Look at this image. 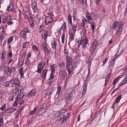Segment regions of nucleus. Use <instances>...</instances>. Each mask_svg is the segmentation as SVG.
Masks as SVG:
<instances>
[{"mask_svg": "<svg viewBox=\"0 0 127 127\" xmlns=\"http://www.w3.org/2000/svg\"><path fill=\"white\" fill-rule=\"evenodd\" d=\"M127 82V76H126L125 78V79H123L122 81V83L124 84V85Z\"/></svg>", "mask_w": 127, "mask_h": 127, "instance_id": "864d4df0", "label": "nucleus"}, {"mask_svg": "<svg viewBox=\"0 0 127 127\" xmlns=\"http://www.w3.org/2000/svg\"><path fill=\"white\" fill-rule=\"evenodd\" d=\"M28 42H24L22 44V47L23 48H26V44L28 43Z\"/></svg>", "mask_w": 127, "mask_h": 127, "instance_id": "0e129e2a", "label": "nucleus"}, {"mask_svg": "<svg viewBox=\"0 0 127 127\" xmlns=\"http://www.w3.org/2000/svg\"><path fill=\"white\" fill-rule=\"evenodd\" d=\"M45 24L47 25L51 23L53 20V18L50 16H48L45 17Z\"/></svg>", "mask_w": 127, "mask_h": 127, "instance_id": "ddd939ff", "label": "nucleus"}, {"mask_svg": "<svg viewBox=\"0 0 127 127\" xmlns=\"http://www.w3.org/2000/svg\"><path fill=\"white\" fill-rule=\"evenodd\" d=\"M124 76L123 75H121L118 76L115 79H114V80H113L112 84H115L116 83L117 81L119 80L120 78H122Z\"/></svg>", "mask_w": 127, "mask_h": 127, "instance_id": "c85d7f7f", "label": "nucleus"}, {"mask_svg": "<svg viewBox=\"0 0 127 127\" xmlns=\"http://www.w3.org/2000/svg\"><path fill=\"white\" fill-rule=\"evenodd\" d=\"M71 97V94L70 93H66L65 95V98H70Z\"/></svg>", "mask_w": 127, "mask_h": 127, "instance_id": "79ce46f5", "label": "nucleus"}, {"mask_svg": "<svg viewBox=\"0 0 127 127\" xmlns=\"http://www.w3.org/2000/svg\"><path fill=\"white\" fill-rule=\"evenodd\" d=\"M70 24L71 25V29L70 30L76 31V29L77 27L76 23H72Z\"/></svg>", "mask_w": 127, "mask_h": 127, "instance_id": "4be33fe9", "label": "nucleus"}, {"mask_svg": "<svg viewBox=\"0 0 127 127\" xmlns=\"http://www.w3.org/2000/svg\"><path fill=\"white\" fill-rule=\"evenodd\" d=\"M12 85L14 84L15 85L19 86L20 84V82L19 79L18 78H15L14 79H12Z\"/></svg>", "mask_w": 127, "mask_h": 127, "instance_id": "f3484780", "label": "nucleus"}, {"mask_svg": "<svg viewBox=\"0 0 127 127\" xmlns=\"http://www.w3.org/2000/svg\"><path fill=\"white\" fill-rule=\"evenodd\" d=\"M68 21H69V23L70 24H71L72 23V16L71 15H70L68 16Z\"/></svg>", "mask_w": 127, "mask_h": 127, "instance_id": "a19ab883", "label": "nucleus"}, {"mask_svg": "<svg viewBox=\"0 0 127 127\" xmlns=\"http://www.w3.org/2000/svg\"><path fill=\"white\" fill-rule=\"evenodd\" d=\"M87 84H84L83 85V90H87Z\"/></svg>", "mask_w": 127, "mask_h": 127, "instance_id": "69168bd1", "label": "nucleus"}, {"mask_svg": "<svg viewBox=\"0 0 127 127\" xmlns=\"http://www.w3.org/2000/svg\"><path fill=\"white\" fill-rule=\"evenodd\" d=\"M88 42V39H81L78 45V47H79L80 46L82 45V47L85 48L86 47V45Z\"/></svg>", "mask_w": 127, "mask_h": 127, "instance_id": "7ed1b4c3", "label": "nucleus"}, {"mask_svg": "<svg viewBox=\"0 0 127 127\" xmlns=\"http://www.w3.org/2000/svg\"><path fill=\"white\" fill-rule=\"evenodd\" d=\"M13 39V36H11L8 39L7 43L8 44H10L11 43V41Z\"/></svg>", "mask_w": 127, "mask_h": 127, "instance_id": "473e14b6", "label": "nucleus"}, {"mask_svg": "<svg viewBox=\"0 0 127 127\" xmlns=\"http://www.w3.org/2000/svg\"><path fill=\"white\" fill-rule=\"evenodd\" d=\"M76 31L70 30L69 32V35H74Z\"/></svg>", "mask_w": 127, "mask_h": 127, "instance_id": "c03bdc74", "label": "nucleus"}, {"mask_svg": "<svg viewBox=\"0 0 127 127\" xmlns=\"http://www.w3.org/2000/svg\"><path fill=\"white\" fill-rule=\"evenodd\" d=\"M96 49V48H92V49H91V54L94 56H95L96 54V52L95 51Z\"/></svg>", "mask_w": 127, "mask_h": 127, "instance_id": "f704fd0d", "label": "nucleus"}, {"mask_svg": "<svg viewBox=\"0 0 127 127\" xmlns=\"http://www.w3.org/2000/svg\"><path fill=\"white\" fill-rule=\"evenodd\" d=\"M15 99V100L14 102L13 103V106H17V103H18V97H16Z\"/></svg>", "mask_w": 127, "mask_h": 127, "instance_id": "e433bc0d", "label": "nucleus"}, {"mask_svg": "<svg viewBox=\"0 0 127 127\" xmlns=\"http://www.w3.org/2000/svg\"><path fill=\"white\" fill-rule=\"evenodd\" d=\"M48 36V33L46 32H44L42 34V37L44 40Z\"/></svg>", "mask_w": 127, "mask_h": 127, "instance_id": "2f4dec72", "label": "nucleus"}, {"mask_svg": "<svg viewBox=\"0 0 127 127\" xmlns=\"http://www.w3.org/2000/svg\"><path fill=\"white\" fill-rule=\"evenodd\" d=\"M64 53L66 55H68L69 54L68 49L66 48L65 47L64 48Z\"/></svg>", "mask_w": 127, "mask_h": 127, "instance_id": "8fccbe9b", "label": "nucleus"}, {"mask_svg": "<svg viewBox=\"0 0 127 127\" xmlns=\"http://www.w3.org/2000/svg\"><path fill=\"white\" fill-rule=\"evenodd\" d=\"M98 45V43L97 41L96 40H95L93 42V46L92 48H96L97 46Z\"/></svg>", "mask_w": 127, "mask_h": 127, "instance_id": "7c9ffc66", "label": "nucleus"}, {"mask_svg": "<svg viewBox=\"0 0 127 127\" xmlns=\"http://www.w3.org/2000/svg\"><path fill=\"white\" fill-rule=\"evenodd\" d=\"M51 45L52 48L53 49L56 50L57 46V41L55 38H53L51 41Z\"/></svg>", "mask_w": 127, "mask_h": 127, "instance_id": "39448f33", "label": "nucleus"}, {"mask_svg": "<svg viewBox=\"0 0 127 127\" xmlns=\"http://www.w3.org/2000/svg\"><path fill=\"white\" fill-rule=\"evenodd\" d=\"M16 110V109L13 107L10 108L9 107L6 109L5 112L8 114H11L14 112Z\"/></svg>", "mask_w": 127, "mask_h": 127, "instance_id": "dca6fc26", "label": "nucleus"}, {"mask_svg": "<svg viewBox=\"0 0 127 127\" xmlns=\"http://www.w3.org/2000/svg\"><path fill=\"white\" fill-rule=\"evenodd\" d=\"M32 47L33 50H36L37 51L38 50V49L37 46L34 44H33L32 45Z\"/></svg>", "mask_w": 127, "mask_h": 127, "instance_id": "de8ad7c7", "label": "nucleus"}, {"mask_svg": "<svg viewBox=\"0 0 127 127\" xmlns=\"http://www.w3.org/2000/svg\"><path fill=\"white\" fill-rule=\"evenodd\" d=\"M62 28L63 31L64 32L65 29H66V26L65 23L63 24Z\"/></svg>", "mask_w": 127, "mask_h": 127, "instance_id": "e2e57ef3", "label": "nucleus"}, {"mask_svg": "<svg viewBox=\"0 0 127 127\" xmlns=\"http://www.w3.org/2000/svg\"><path fill=\"white\" fill-rule=\"evenodd\" d=\"M7 20L6 17L4 16H2V22L3 24L4 25L5 27V25L7 24Z\"/></svg>", "mask_w": 127, "mask_h": 127, "instance_id": "a878e982", "label": "nucleus"}, {"mask_svg": "<svg viewBox=\"0 0 127 127\" xmlns=\"http://www.w3.org/2000/svg\"><path fill=\"white\" fill-rule=\"evenodd\" d=\"M55 65L54 64H53L51 65L50 66V68L51 70V73H54L55 71V69L54 68Z\"/></svg>", "mask_w": 127, "mask_h": 127, "instance_id": "c9c22d12", "label": "nucleus"}, {"mask_svg": "<svg viewBox=\"0 0 127 127\" xmlns=\"http://www.w3.org/2000/svg\"><path fill=\"white\" fill-rule=\"evenodd\" d=\"M21 90L20 89V90L19 89V88H16V89H15V94H16L18 93V94L19 93H20V94H21Z\"/></svg>", "mask_w": 127, "mask_h": 127, "instance_id": "58836bf2", "label": "nucleus"}, {"mask_svg": "<svg viewBox=\"0 0 127 127\" xmlns=\"http://www.w3.org/2000/svg\"><path fill=\"white\" fill-rule=\"evenodd\" d=\"M90 70L89 68V69L88 70V73L87 75V76L86 77V79H85V80L84 82H87L88 79V78L89 77V75H90Z\"/></svg>", "mask_w": 127, "mask_h": 127, "instance_id": "ea45409f", "label": "nucleus"}, {"mask_svg": "<svg viewBox=\"0 0 127 127\" xmlns=\"http://www.w3.org/2000/svg\"><path fill=\"white\" fill-rule=\"evenodd\" d=\"M77 67V65L72 66L66 67V69L68 72V75L69 76H71L73 73V70L74 68Z\"/></svg>", "mask_w": 127, "mask_h": 127, "instance_id": "f03ea898", "label": "nucleus"}, {"mask_svg": "<svg viewBox=\"0 0 127 127\" xmlns=\"http://www.w3.org/2000/svg\"><path fill=\"white\" fill-rule=\"evenodd\" d=\"M74 37V35H69V39L71 41H73Z\"/></svg>", "mask_w": 127, "mask_h": 127, "instance_id": "4d7b16f0", "label": "nucleus"}, {"mask_svg": "<svg viewBox=\"0 0 127 127\" xmlns=\"http://www.w3.org/2000/svg\"><path fill=\"white\" fill-rule=\"evenodd\" d=\"M61 115H62L65 112L66 110L65 109H61L59 111Z\"/></svg>", "mask_w": 127, "mask_h": 127, "instance_id": "6e6d98bb", "label": "nucleus"}, {"mask_svg": "<svg viewBox=\"0 0 127 127\" xmlns=\"http://www.w3.org/2000/svg\"><path fill=\"white\" fill-rule=\"evenodd\" d=\"M20 35L23 38H25L26 37V33L24 30L22 31L20 33Z\"/></svg>", "mask_w": 127, "mask_h": 127, "instance_id": "cd10ccee", "label": "nucleus"}, {"mask_svg": "<svg viewBox=\"0 0 127 127\" xmlns=\"http://www.w3.org/2000/svg\"><path fill=\"white\" fill-rule=\"evenodd\" d=\"M32 7L34 12H36L37 10V8L36 2L34 1H32L31 3Z\"/></svg>", "mask_w": 127, "mask_h": 127, "instance_id": "9d476101", "label": "nucleus"}, {"mask_svg": "<svg viewBox=\"0 0 127 127\" xmlns=\"http://www.w3.org/2000/svg\"><path fill=\"white\" fill-rule=\"evenodd\" d=\"M24 95L22 94H20L18 95L17 97H18V103L20 104H22L23 103L24 100L22 99Z\"/></svg>", "mask_w": 127, "mask_h": 127, "instance_id": "6e6552de", "label": "nucleus"}, {"mask_svg": "<svg viewBox=\"0 0 127 127\" xmlns=\"http://www.w3.org/2000/svg\"><path fill=\"white\" fill-rule=\"evenodd\" d=\"M61 86H59L57 87V90L56 94H59L61 91Z\"/></svg>", "mask_w": 127, "mask_h": 127, "instance_id": "49530a36", "label": "nucleus"}, {"mask_svg": "<svg viewBox=\"0 0 127 127\" xmlns=\"http://www.w3.org/2000/svg\"><path fill=\"white\" fill-rule=\"evenodd\" d=\"M47 41H44L41 44V47L42 49L45 52H47L49 51V49L47 47Z\"/></svg>", "mask_w": 127, "mask_h": 127, "instance_id": "4468645a", "label": "nucleus"}, {"mask_svg": "<svg viewBox=\"0 0 127 127\" xmlns=\"http://www.w3.org/2000/svg\"><path fill=\"white\" fill-rule=\"evenodd\" d=\"M115 61H113V60L111 61V62L110 64V66H113L115 64Z\"/></svg>", "mask_w": 127, "mask_h": 127, "instance_id": "774afa93", "label": "nucleus"}, {"mask_svg": "<svg viewBox=\"0 0 127 127\" xmlns=\"http://www.w3.org/2000/svg\"><path fill=\"white\" fill-rule=\"evenodd\" d=\"M61 116L59 111L55 112L54 114V116L55 118H58Z\"/></svg>", "mask_w": 127, "mask_h": 127, "instance_id": "72a5a7b5", "label": "nucleus"}, {"mask_svg": "<svg viewBox=\"0 0 127 127\" xmlns=\"http://www.w3.org/2000/svg\"><path fill=\"white\" fill-rule=\"evenodd\" d=\"M123 26L121 23H119L118 27V29L116 31V34H118L121 32Z\"/></svg>", "mask_w": 127, "mask_h": 127, "instance_id": "2eb2a0df", "label": "nucleus"}, {"mask_svg": "<svg viewBox=\"0 0 127 127\" xmlns=\"http://www.w3.org/2000/svg\"><path fill=\"white\" fill-rule=\"evenodd\" d=\"M6 105L5 104H4L0 108V109L2 110H5L6 107Z\"/></svg>", "mask_w": 127, "mask_h": 127, "instance_id": "09e8293b", "label": "nucleus"}, {"mask_svg": "<svg viewBox=\"0 0 127 127\" xmlns=\"http://www.w3.org/2000/svg\"><path fill=\"white\" fill-rule=\"evenodd\" d=\"M79 1L80 3L83 5L86 3V0H79Z\"/></svg>", "mask_w": 127, "mask_h": 127, "instance_id": "603ef678", "label": "nucleus"}, {"mask_svg": "<svg viewBox=\"0 0 127 127\" xmlns=\"http://www.w3.org/2000/svg\"><path fill=\"white\" fill-rule=\"evenodd\" d=\"M30 63V60L29 59H27L26 62L25 63V64L27 66Z\"/></svg>", "mask_w": 127, "mask_h": 127, "instance_id": "052dcab7", "label": "nucleus"}, {"mask_svg": "<svg viewBox=\"0 0 127 127\" xmlns=\"http://www.w3.org/2000/svg\"><path fill=\"white\" fill-rule=\"evenodd\" d=\"M58 66L60 67L63 68L64 66V64L63 63H61L58 64Z\"/></svg>", "mask_w": 127, "mask_h": 127, "instance_id": "5fc2aeb1", "label": "nucleus"}, {"mask_svg": "<svg viewBox=\"0 0 127 127\" xmlns=\"http://www.w3.org/2000/svg\"><path fill=\"white\" fill-rule=\"evenodd\" d=\"M95 24L93 22H92L91 23L92 29L93 31H94L95 28Z\"/></svg>", "mask_w": 127, "mask_h": 127, "instance_id": "680f3d73", "label": "nucleus"}, {"mask_svg": "<svg viewBox=\"0 0 127 127\" xmlns=\"http://www.w3.org/2000/svg\"><path fill=\"white\" fill-rule=\"evenodd\" d=\"M14 9L13 4L12 3H10L6 8V10L8 11L11 12H13Z\"/></svg>", "mask_w": 127, "mask_h": 127, "instance_id": "f8f14e48", "label": "nucleus"}, {"mask_svg": "<svg viewBox=\"0 0 127 127\" xmlns=\"http://www.w3.org/2000/svg\"><path fill=\"white\" fill-rule=\"evenodd\" d=\"M47 109V105L46 104H43L39 109V111H42L43 112H44L46 111Z\"/></svg>", "mask_w": 127, "mask_h": 127, "instance_id": "aec40b11", "label": "nucleus"}, {"mask_svg": "<svg viewBox=\"0 0 127 127\" xmlns=\"http://www.w3.org/2000/svg\"><path fill=\"white\" fill-rule=\"evenodd\" d=\"M47 71V69L44 70L42 71V79H44L45 78Z\"/></svg>", "mask_w": 127, "mask_h": 127, "instance_id": "393cba45", "label": "nucleus"}, {"mask_svg": "<svg viewBox=\"0 0 127 127\" xmlns=\"http://www.w3.org/2000/svg\"><path fill=\"white\" fill-rule=\"evenodd\" d=\"M37 109V108L36 107H34L33 110L30 112L29 114V115L30 116L33 115L35 113Z\"/></svg>", "mask_w": 127, "mask_h": 127, "instance_id": "bb28decb", "label": "nucleus"}, {"mask_svg": "<svg viewBox=\"0 0 127 127\" xmlns=\"http://www.w3.org/2000/svg\"><path fill=\"white\" fill-rule=\"evenodd\" d=\"M119 54L117 55V54L115 55L113 59V61H115L119 57Z\"/></svg>", "mask_w": 127, "mask_h": 127, "instance_id": "13d9d810", "label": "nucleus"}, {"mask_svg": "<svg viewBox=\"0 0 127 127\" xmlns=\"http://www.w3.org/2000/svg\"><path fill=\"white\" fill-rule=\"evenodd\" d=\"M36 92V91L35 90L32 89L28 93L27 96L31 97L34 96L35 95Z\"/></svg>", "mask_w": 127, "mask_h": 127, "instance_id": "9b49d317", "label": "nucleus"}, {"mask_svg": "<svg viewBox=\"0 0 127 127\" xmlns=\"http://www.w3.org/2000/svg\"><path fill=\"white\" fill-rule=\"evenodd\" d=\"M59 74L61 76V78L62 80L64 79L67 75L66 71L63 70H60L59 72Z\"/></svg>", "mask_w": 127, "mask_h": 127, "instance_id": "0eeeda50", "label": "nucleus"}, {"mask_svg": "<svg viewBox=\"0 0 127 127\" xmlns=\"http://www.w3.org/2000/svg\"><path fill=\"white\" fill-rule=\"evenodd\" d=\"M5 72L6 74L8 76L10 75L12 72L11 69L8 66L5 68Z\"/></svg>", "mask_w": 127, "mask_h": 127, "instance_id": "412c9836", "label": "nucleus"}, {"mask_svg": "<svg viewBox=\"0 0 127 127\" xmlns=\"http://www.w3.org/2000/svg\"><path fill=\"white\" fill-rule=\"evenodd\" d=\"M111 76V74L110 73H109L107 75V76L106 77L105 79H108V80H109Z\"/></svg>", "mask_w": 127, "mask_h": 127, "instance_id": "338daca9", "label": "nucleus"}, {"mask_svg": "<svg viewBox=\"0 0 127 127\" xmlns=\"http://www.w3.org/2000/svg\"><path fill=\"white\" fill-rule=\"evenodd\" d=\"M12 80H11L9 81H6L4 82L3 83V85L5 87H8L11 86L12 85Z\"/></svg>", "mask_w": 127, "mask_h": 127, "instance_id": "6ab92c4d", "label": "nucleus"}, {"mask_svg": "<svg viewBox=\"0 0 127 127\" xmlns=\"http://www.w3.org/2000/svg\"><path fill=\"white\" fill-rule=\"evenodd\" d=\"M25 16L27 18L28 20H29L30 19L32 20H33V21H35V20H38V18L37 17H34L33 18L31 16L30 13L28 11H26L25 13Z\"/></svg>", "mask_w": 127, "mask_h": 127, "instance_id": "20e7f679", "label": "nucleus"}, {"mask_svg": "<svg viewBox=\"0 0 127 127\" xmlns=\"http://www.w3.org/2000/svg\"><path fill=\"white\" fill-rule=\"evenodd\" d=\"M23 69L22 68H20L19 70V73L21 77L23 76H24V72L23 71Z\"/></svg>", "mask_w": 127, "mask_h": 127, "instance_id": "4c0bfd02", "label": "nucleus"}, {"mask_svg": "<svg viewBox=\"0 0 127 127\" xmlns=\"http://www.w3.org/2000/svg\"><path fill=\"white\" fill-rule=\"evenodd\" d=\"M6 52L5 51H3L1 54L0 59L1 61H4L6 58Z\"/></svg>", "mask_w": 127, "mask_h": 127, "instance_id": "a211bd4d", "label": "nucleus"}, {"mask_svg": "<svg viewBox=\"0 0 127 127\" xmlns=\"http://www.w3.org/2000/svg\"><path fill=\"white\" fill-rule=\"evenodd\" d=\"M122 98V95H119L116 98L115 102L116 103H119Z\"/></svg>", "mask_w": 127, "mask_h": 127, "instance_id": "c756f323", "label": "nucleus"}, {"mask_svg": "<svg viewBox=\"0 0 127 127\" xmlns=\"http://www.w3.org/2000/svg\"><path fill=\"white\" fill-rule=\"evenodd\" d=\"M45 65V64L44 62H40L37 65V69L36 70V72L38 73H40Z\"/></svg>", "mask_w": 127, "mask_h": 127, "instance_id": "f257e3e1", "label": "nucleus"}, {"mask_svg": "<svg viewBox=\"0 0 127 127\" xmlns=\"http://www.w3.org/2000/svg\"><path fill=\"white\" fill-rule=\"evenodd\" d=\"M11 15H8L6 17L7 22L6 24L5 25V27L6 28L9 25H11L13 24V22L11 20Z\"/></svg>", "mask_w": 127, "mask_h": 127, "instance_id": "1a4fd4ad", "label": "nucleus"}, {"mask_svg": "<svg viewBox=\"0 0 127 127\" xmlns=\"http://www.w3.org/2000/svg\"><path fill=\"white\" fill-rule=\"evenodd\" d=\"M118 22L115 21L113 23V24L112 26L113 28V29H115L117 27V26L118 25Z\"/></svg>", "mask_w": 127, "mask_h": 127, "instance_id": "37998d69", "label": "nucleus"}, {"mask_svg": "<svg viewBox=\"0 0 127 127\" xmlns=\"http://www.w3.org/2000/svg\"><path fill=\"white\" fill-rule=\"evenodd\" d=\"M87 20L84 17L82 20V21L81 22V26L84 27H85V25L87 22Z\"/></svg>", "mask_w": 127, "mask_h": 127, "instance_id": "b1692460", "label": "nucleus"}, {"mask_svg": "<svg viewBox=\"0 0 127 127\" xmlns=\"http://www.w3.org/2000/svg\"><path fill=\"white\" fill-rule=\"evenodd\" d=\"M19 63V65H20V66H22L23 65L24 63V60H20Z\"/></svg>", "mask_w": 127, "mask_h": 127, "instance_id": "bf43d9fd", "label": "nucleus"}, {"mask_svg": "<svg viewBox=\"0 0 127 127\" xmlns=\"http://www.w3.org/2000/svg\"><path fill=\"white\" fill-rule=\"evenodd\" d=\"M66 58V67H69L72 65L73 59L70 57L68 56H67Z\"/></svg>", "mask_w": 127, "mask_h": 127, "instance_id": "423d86ee", "label": "nucleus"}, {"mask_svg": "<svg viewBox=\"0 0 127 127\" xmlns=\"http://www.w3.org/2000/svg\"><path fill=\"white\" fill-rule=\"evenodd\" d=\"M4 123L3 119L2 117L0 118V126H1Z\"/></svg>", "mask_w": 127, "mask_h": 127, "instance_id": "3c124183", "label": "nucleus"}, {"mask_svg": "<svg viewBox=\"0 0 127 127\" xmlns=\"http://www.w3.org/2000/svg\"><path fill=\"white\" fill-rule=\"evenodd\" d=\"M65 36L64 32L61 37L62 42V43H64V42Z\"/></svg>", "mask_w": 127, "mask_h": 127, "instance_id": "a18cd8bd", "label": "nucleus"}, {"mask_svg": "<svg viewBox=\"0 0 127 127\" xmlns=\"http://www.w3.org/2000/svg\"><path fill=\"white\" fill-rule=\"evenodd\" d=\"M91 14L88 12H87L86 13V17L88 21H90L92 19L91 16Z\"/></svg>", "mask_w": 127, "mask_h": 127, "instance_id": "5701e85b", "label": "nucleus"}]
</instances>
